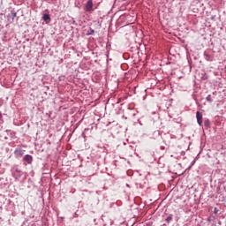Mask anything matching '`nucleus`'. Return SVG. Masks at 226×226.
<instances>
[{
    "instance_id": "nucleus-13",
    "label": "nucleus",
    "mask_w": 226,
    "mask_h": 226,
    "mask_svg": "<svg viewBox=\"0 0 226 226\" xmlns=\"http://www.w3.org/2000/svg\"><path fill=\"white\" fill-rule=\"evenodd\" d=\"M204 124L205 126H209V120L205 121Z\"/></svg>"
},
{
    "instance_id": "nucleus-9",
    "label": "nucleus",
    "mask_w": 226,
    "mask_h": 226,
    "mask_svg": "<svg viewBox=\"0 0 226 226\" xmlns=\"http://www.w3.org/2000/svg\"><path fill=\"white\" fill-rule=\"evenodd\" d=\"M174 215H172V214H170L165 220L166 223H170V222H172V218Z\"/></svg>"
},
{
    "instance_id": "nucleus-5",
    "label": "nucleus",
    "mask_w": 226,
    "mask_h": 226,
    "mask_svg": "<svg viewBox=\"0 0 226 226\" xmlns=\"http://www.w3.org/2000/svg\"><path fill=\"white\" fill-rule=\"evenodd\" d=\"M13 176L16 179H20V177H22V170L16 169L13 173Z\"/></svg>"
},
{
    "instance_id": "nucleus-16",
    "label": "nucleus",
    "mask_w": 226,
    "mask_h": 226,
    "mask_svg": "<svg viewBox=\"0 0 226 226\" xmlns=\"http://www.w3.org/2000/svg\"><path fill=\"white\" fill-rule=\"evenodd\" d=\"M133 116H136V114L134 113Z\"/></svg>"
},
{
    "instance_id": "nucleus-17",
    "label": "nucleus",
    "mask_w": 226,
    "mask_h": 226,
    "mask_svg": "<svg viewBox=\"0 0 226 226\" xmlns=\"http://www.w3.org/2000/svg\"><path fill=\"white\" fill-rule=\"evenodd\" d=\"M225 226H226V224H225Z\"/></svg>"
},
{
    "instance_id": "nucleus-11",
    "label": "nucleus",
    "mask_w": 226,
    "mask_h": 226,
    "mask_svg": "<svg viewBox=\"0 0 226 226\" xmlns=\"http://www.w3.org/2000/svg\"><path fill=\"white\" fill-rule=\"evenodd\" d=\"M207 102H208L209 103H212L213 102V98H211V94H208L206 98Z\"/></svg>"
},
{
    "instance_id": "nucleus-7",
    "label": "nucleus",
    "mask_w": 226,
    "mask_h": 226,
    "mask_svg": "<svg viewBox=\"0 0 226 226\" xmlns=\"http://www.w3.org/2000/svg\"><path fill=\"white\" fill-rule=\"evenodd\" d=\"M204 56H205V59L207 61H213V56L209 55V53H207V51L204 52Z\"/></svg>"
},
{
    "instance_id": "nucleus-2",
    "label": "nucleus",
    "mask_w": 226,
    "mask_h": 226,
    "mask_svg": "<svg viewBox=\"0 0 226 226\" xmlns=\"http://www.w3.org/2000/svg\"><path fill=\"white\" fill-rule=\"evenodd\" d=\"M15 17H17V12L11 11L10 14L7 15V20L9 24H13L15 22Z\"/></svg>"
},
{
    "instance_id": "nucleus-14",
    "label": "nucleus",
    "mask_w": 226,
    "mask_h": 226,
    "mask_svg": "<svg viewBox=\"0 0 226 226\" xmlns=\"http://www.w3.org/2000/svg\"><path fill=\"white\" fill-rule=\"evenodd\" d=\"M1 119H3V114L2 113H0V121H1Z\"/></svg>"
},
{
    "instance_id": "nucleus-4",
    "label": "nucleus",
    "mask_w": 226,
    "mask_h": 226,
    "mask_svg": "<svg viewBox=\"0 0 226 226\" xmlns=\"http://www.w3.org/2000/svg\"><path fill=\"white\" fill-rule=\"evenodd\" d=\"M197 123L200 126H202V113L200 111L196 112Z\"/></svg>"
},
{
    "instance_id": "nucleus-12",
    "label": "nucleus",
    "mask_w": 226,
    "mask_h": 226,
    "mask_svg": "<svg viewBox=\"0 0 226 226\" xmlns=\"http://www.w3.org/2000/svg\"><path fill=\"white\" fill-rule=\"evenodd\" d=\"M202 80H207V74H203V76L201 77Z\"/></svg>"
},
{
    "instance_id": "nucleus-8",
    "label": "nucleus",
    "mask_w": 226,
    "mask_h": 226,
    "mask_svg": "<svg viewBox=\"0 0 226 226\" xmlns=\"http://www.w3.org/2000/svg\"><path fill=\"white\" fill-rule=\"evenodd\" d=\"M42 19H43V21H44V22H47L48 20H50V15H49V14H43Z\"/></svg>"
},
{
    "instance_id": "nucleus-15",
    "label": "nucleus",
    "mask_w": 226,
    "mask_h": 226,
    "mask_svg": "<svg viewBox=\"0 0 226 226\" xmlns=\"http://www.w3.org/2000/svg\"><path fill=\"white\" fill-rule=\"evenodd\" d=\"M123 117H124L125 119H128V117H124V116H123Z\"/></svg>"
},
{
    "instance_id": "nucleus-3",
    "label": "nucleus",
    "mask_w": 226,
    "mask_h": 226,
    "mask_svg": "<svg viewBox=\"0 0 226 226\" xmlns=\"http://www.w3.org/2000/svg\"><path fill=\"white\" fill-rule=\"evenodd\" d=\"M23 162H26V163H28V165H31L33 163V155L26 154L23 157Z\"/></svg>"
},
{
    "instance_id": "nucleus-1",
    "label": "nucleus",
    "mask_w": 226,
    "mask_h": 226,
    "mask_svg": "<svg viewBox=\"0 0 226 226\" xmlns=\"http://www.w3.org/2000/svg\"><path fill=\"white\" fill-rule=\"evenodd\" d=\"M85 11L87 13H91L92 11H94V9H93V0H88L87 4H85Z\"/></svg>"
},
{
    "instance_id": "nucleus-6",
    "label": "nucleus",
    "mask_w": 226,
    "mask_h": 226,
    "mask_svg": "<svg viewBox=\"0 0 226 226\" xmlns=\"http://www.w3.org/2000/svg\"><path fill=\"white\" fill-rule=\"evenodd\" d=\"M16 156H24V150L21 148H16L14 151Z\"/></svg>"
},
{
    "instance_id": "nucleus-10",
    "label": "nucleus",
    "mask_w": 226,
    "mask_h": 226,
    "mask_svg": "<svg viewBox=\"0 0 226 226\" xmlns=\"http://www.w3.org/2000/svg\"><path fill=\"white\" fill-rule=\"evenodd\" d=\"M93 34H94V30L92 29V28H90V29L88 30V32H87V35H88V36H91V35H93Z\"/></svg>"
}]
</instances>
